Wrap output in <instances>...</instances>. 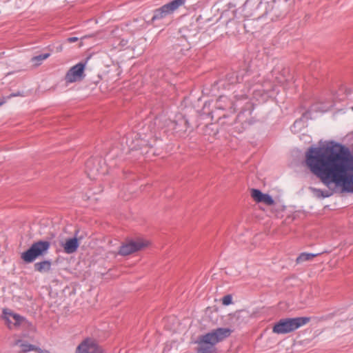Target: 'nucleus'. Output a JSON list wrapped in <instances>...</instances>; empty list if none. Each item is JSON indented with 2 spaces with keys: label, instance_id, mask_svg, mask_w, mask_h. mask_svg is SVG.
<instances>
[{
  "label": "nucleus",
  "instance_id": "obj_1",
  "mask_svg": "<svg viewBox=\"0 0 353 353\" xmlns=\"http://www.w3.org/2000/svg\"><path fill=\"white\" fill-rule=\"evenodd\" d=\"M305 163L327 188L334 185L342 192L353 193V156L346 147L331 144L310 148Z\"/></svg>",
  "mask_w": 353,
  "mask_h": 353
},
{
  "label": "nucleus",
  "instance_id": "obj_2",
  "mask_svg": "<svg viewBox=\"0 0 353 353\" xmlns=\"http://www.w3.org/2000/svg\"><path fill=\"white\" fill-rule=\"evenodd\" d=\"M232 330L228 327H219L211 332L201 335L197 338L196 343V353H215L216 345L229 337Z\"/></svg>",
  "mask_w": 353,
  "mask_h": 353
},
{
  "label": "nucleus",
  "instance_id": "obj_3",
  "mask_svg": "<svg viewBox=\"0 0 353 353\" xmlns=\"http://www.w3.org/2000/svg\"><path fill=\"white\" fill-rule=\"evenodd\" d=\"M310 321V318L307 316L281 319L274 325L272 332L277 334H288L305 325Z\"/></svg>",
  "mask_w": 353,
  "mask_h": 353
},
{
  "label": "nucleus",
  "instance_id": "obj_4",
  "mask_svg": "<svg viewBox=\"0 0 353 353\" xmlns=\"http://www.w3.org/2000/svg\"><path fill=\"white\" fill-rule=\"evenodd\" d=\"M50 247V243L49 241H37L34 242L29 249L21 254V258L27 263H32L38 257L46 254Z\"/></svg>",
  "mask_w": 353,
  "mask_h": 353
},
{
  "label": "nucleus",
  "instance_id": "obj_5",
  "mask_svg": "<svg viewBox=\"0 0 353 353\" xmlns=\"http://www.w3.org/2000/svg\"><path fill=\"white\" fill-rule=\"evenodd\" d=\"M149 241L142 238L126 239L125 242L120 246L118 254L121 256H128L134 252H139L147 248Z\"/></svg>",
  "mask_w": 353,
  "mask_h": 353
},
{
  "label": "nucleus",
  "instance_id": "obj_6",
  "mask_svg": "<svg viewBox=\"0 0 353 353\" xmlns=\"http://www.w3.org/2000/svg\"><path fill=\"white\" fill-rule=\"evenodd\" d=\"M182 3V0H173L154 11L153 17L148 23H152L157 20L162 19L177 10Z\"/></svg>",
  "mask_w": 353,
  "mask_h": 353
},
{
  "label": "nucleus",
  "instance_id": "obj_7",
  "mask_svg": "<svg viewBox=\"0 0 353 353\" xmlns=\"http://www.w3.org/2000/svg\"><path fill=\"white\" fill-rule=\"evenodd\" d=\"M3 319L5 320L9 329L18 327L25 324H30V321H28L24 316L14 313L8 309H3Z\"/></svg>",
  "mask_w": 353,
  "mask_h": 353
},
{
  "label": "nucleus",
  "instance_id": "obj_8",
  "mask_svg": "<svg viewBox=\"0 0 353 353\" xmlns=\"http://www.w3.org/2000/svg\"><path fill=\"white\" fill-rule=\"evenodd\" d=\"M85 65L86 61L79 62L70 68L65 75L66 84L81 81L85 77Z\"/></svg>",
  "mask_w": 353,
  "mask_h": 353
},
{
  "label": "nucleus",
  "instance_id": "obj_9",
  "mask_svg": "<svg viewBox=\"0 0 353 353\" xmlns=\"http://www.w3.org/2000/svg\"><path fill=\"white\" fill-rule=\"evenodd\" d=\"M289 0H273L268 3V14L273 18H278L286 12L289 7Z\"/></svg>",
  "mask_w": 353,
  "mask_h": 353
},
{
  "label": "nucleus",
  "instance_id": "obj_10",
  "mask_svg": "<svg viewBox=\"0 0 353 353\" xmlns=\"http://www.w3.org/2000/svg\"><path fill=\"white\" fill-rule=\"evenodd\" d=\"M77 353H103L102 347L95 340L87 338L77 347Z\"/></svg>",
  "mask_w": 353,
  "mask_h": 353
},
{
  "label": "nucleus",
  "instance_id": "obj_11",
  "mask_svg": "<svg viewBox=\"0 0 353 353\" xmlns=\"http://www.w3.org/2000/svg\"><path fill=\"white\" fill-rule=\"evenodd\" d=\"M288 73L287 70H285L283 65L278 61L270 71L268 79L273 83L278 84H283L286 80V75Z\"/></svg>",
  "mask_w": 353,
  "mask_h": 353
},
{
  "label": "nucleus",
  "instance_id": "obj_12",
  "mask_svg": "<svg viewBox=\"0 0 353 353\" xmlns=\"http://www.w3.org/2000/svg\"><path fill=\"white\" fill-rule=\"evenodd\" d=\"M173 129L176 132H185L190 127L188 120L187 118L181 114L177 117V119L172 122Z\"/></svg>",
  "mask_w": 353,
  "mask_h": 353
},
{
  "label": "nucleus",
  "instance_id": "obj_13",
  "mask_svg": "<svg viewBox=\"0 0 353 353\" xmlns=\"http://www.w3.org/2000/svg\"><path fill=\"white\" fill-rule=\"evenodd\" d=\"M79 246L78 239L75 236L66 239L65 243L63 244V250L67 254H72L77 250Z\"/></svg>",
  "mask_w": 353,
  "mask_h": 353
},
{
  "label": "nucleus",
  "instance_id": "obj_14",
  "mask_svg": "<svg viewBox=\"0 0 353 353\" xmlns=\"http://www.w3.org/2000/svg\"><path fill=\"white\" fill-rule=\"evenodd\" d=\"M251 118V112L250 110H243L241 111L236 118V121L237 123H240L242 125L245 124H252L253 121L250 119Z\"/></svg>",
  "mask_w": 353,
  "mask_h": 353
},
{
  "label": "nucleus",
  "instance_id": "obj_15",
  "mask_svg": "<svg viewBox=\"0 0 353 353\" xmlns=\"http://www.w3.org/2000/svg\"><path fill=\"white\" fill-rule=\"evenodd\" d=\"M15 345H19L21 347V350L19 353H27L30 351H35L37 352L38 347L37 346L28 343L26 342L23 341L21 339H18L15 341Z\"/></svg>",
  "mask_w": 353,
  "mask_h": 353
},
{
  "label": "nucleus",
  "instance_id": "obj_16",
  "mask_svg": "<svg viewBox=\"0 0 353 353\" xmlns=\"http://www.w3.org/2000/svg\"><path fill=\"white\" fill-rule=\"evenodd\" d=\"M310 192L313 194V195L316 198H326L332 195L333 192L330 190H323L319 188L310 187L309 188Z\"/></svg>",
  "mask_w": 353,
  "mask_h": 353
},
{
  "label": "nucleus",
  "instance_id": "obj_17",
  "mask_svg": "<svg viewBox=\"0 0 353 353\" xmlns=\"http://www.w3.org/2000/svg\"><path fill=\"white\" fill-rule=\"evenodd\" d=\"M51 262L48 260H45L41 262L34 263V270L39 272H48L51 268Z\"/></svg>",
  "mask_w": 353,
  "mask_h": 353
},
{
  "label": "nucleus",
  "instance_id": "obj_18",
  "mask_svg": "<svg viewBox=\"0 0 353 353\" xmlns=\"http://www.w3.org/2000/svg\"><path fill=\"white\" fill-rule=\"evenodd\" d=\"M250 196L256 203H265V193L255 188L250 189Z\"/></svg>",
  "mask_w": 353,
  "mask_h": 353
},
{
  "label": "nucleus",
  "instance_id": "obj_19",
  "mask_svg": "<svg viewBox=\"0 0 353 353\" xmlns=\"http://www.w3.org/2000/svg\"><path fill=\"white\" fill-rule=\"evenodd\" d=\"M242 78H240L237 74L236 72L230 71L225 76V81L228 84H235L240 82V80Z\"/></svg>",
  "mask_w": 353,
  "mask_h": 353
},
{
  "label": "nucleus",
  "instance_id": "obj_20",
  "mask_svg": "<svg viewBox=\"0 0 353 353\" xmlns=\"http://www.w3.org/2000/svg\"><path fill=\"white\" fill-rule=\"evenodd\" d=\"M316 256H317L316 254L303 252L296 258V262L299 264L305 261H312Z\"/></svg>",
  "mask_w": 353,
  "mask_h": 353
},
{
  "label": "nucleus",
  "instance_id": "obj_21",
  "mask_svg": "<svg viewBox=\"0 0 353 353\" xmlns=\"http://www.w3.org/2000/svg\"><path fill=\"white\" fill-rule=\"evenodd\" d=\"M95 163V161L94 159H89L87 161L86 163H85V166H86V168L88 171V175L90 176V175H93V176H94V175L99 172V169L97 167L94 166V167H92V165H94Z\"/></svg>",
  "mask_w": 353,
  "mask_h": 353
},
{
  "label": "nucleus",
  "instance_id": "obj_22",
  "mask_svg": "<svg viewBox=\"0 0 353 353\" xmlns=\"http://www.w3.org/2000/svg\"><path fill=\"white\" fill-rule=\"evenodd\" d=\"M50 53L41 54L31 59V61L37 66L41 64V62L50 57Z\"/></svg>",
  "mask_w": 353,
  "mask_h": 353
},
{
  "label": "nucleus",
  "instance_id": "obj_23",
  "mask_svg": "<svg viewBox=\"0 0 353 353\" xmlns=\"http://www.w3.org/2000/svg\"><path fill=\"white\" fill-rule=\"evenodd\" d=\"M232 302V297L230 294L225 295L222 299V303L225 305H228Z\"/></svg>",
  "mask_w": 353,
  "mask_h": 353
},
{
  "label": "nucleus",
  "instance_id": "obj_24",
  "mask_svg": "<svg viewBox=\"0 0 353 353\" xmlns=\"http://www.w3.org/2000/svg\"><path fill=\"white\" fill-rule=\"evenodd\" d=\"M273 204H274L273 199L270 196L266 194V205H273Z\"/></svg>",
  "mask_w": 353,
  "mask_h": 353
},
{
  "label": "nucleus",
  "instance_id": "obj_25",
  "mask_svg": "<svg viewBox=\"0 0 353 353\" xmlns=\"http://www.w3.org/2000/svg\"><path fill=\"white\" fill-rule=\"evenodd\" d=\"M67 42L68 43H74V42H76L77 41H79V38L78 37H68L67 39H66Z\"/></svg>",
  "mask_w": 353,
  "mask_h": 353
},
{
  "label": "nucleus",
  "instance_id": "obj_26",
  "mask_svg": "<svg viewBox=\"0 0 353 353\" xmlns=\"http://www.w3.org/2000/svg\"><path fill=\"white\" fill-rule=\"evenodd\" d=\"M22 327H23L25 328H28L30 330L33 329V325H32V323H30V324L23 325Z\"/></svg>",
  "mask_w": 353,
  "mask_h": 353
},
{
  "label": "nucleus",
  "instance_id": "obj_27",
  "mask_svg": "<svg viewBox=\"0 0 353 353\" xmlns=\"http://www.w3.org/2000/svg\"><path fill=\"white\" fill-rule=\"evenodd\" d=\"M37 353H50L48 350H42L40 347H38V350H37Z\"/></svg>",
  "mask_w": 353,
  "mask_h": 353
},
{
  "label": "nucleus",
  "instance_id": "obj_28",
  "mask_svg": "<svg viewBox=\"0 0 353 353\" xmlns=\"http://www.w3.org/2000/svg\"><path fill=\"white\" fill-rule=\"evenodd\" d=\"M17 96H22V94L20 93V92H17V93H12L9 96V98L13 97H17Z\"/></svg>",
  "mask_w": 353,
  "mask_h": 353
},
{
  "label": "nucleus",
  "instance_id": "obj_29",
  "mask_svg": "<svg viewBox=\"0 0 353 353\" xmlns=\"http://www.w3.org/2000/svg\"><path fill=\"white\" fill-rule=\"evenodd\" d=\"M185 2V0H182V3H181V6L184 5Z\"/></svg>",
  "mask_w": 353,
  "mask_h": 353
},
{
  "label": "nucleus",
  "instance_id": "obj_30",
  "mask_svg": "<svg viewBox=\"0 0 353 353\" xmlns=\"http://www.w3.org/2000/svg\"><path fill=\"white\" fill-rule=\"evenodd\" d=\"M278 207H279V208H280V210H283V208L281 205H278Z\"/></svg>",
  "mask_w": 353,
  "mask_h": 353
},
{
  "label": "nucleus",
  "instance_id": "obj_31",
  "mask_svg": "<svg viewBox=\"0 0 353 353\" xmlns=\"http://www.w3.org/2000/svg\"><path fill=\"white\" fill-rule=\"evenodd\" d=\"M3 103H4V101H1V102H0V105H1Z\"/></svg>",
  "mask_w": 353,
  "mask_h": 353
},
{
  "label": "nucleus",
  "instance_id": "obj_32",
  "mask_svg": "<svg viewBox=\"0 0 353 353\" xmlns=\"http://www.w3.org/2000/svg\"><path fill=\"white\" fill-rule=\"evenodd\" d=\"M259 236V235H256L254 239H256Z\"/></svg>",
  "mask_w": 353,
  "mask_h": 353
},
{
  "label": "nucleus",
  "instance_id": "obj_33",
  "mask_svg": "<svg viewBox=\"0 0 353 353\" xmlns=\"http://www.w3.org/2000/svg\"><path fill=\"white\" fill-rule=\"evenodd\" d=\"M352 110H353V107H352Z\"/></svg>",
  "mask_w": 353,
  "mask_h": 353
}]
</instances>
